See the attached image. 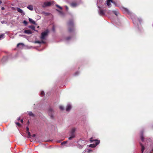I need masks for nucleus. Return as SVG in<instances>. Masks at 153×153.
Masks as SVG:
<instances>
[{
    "instance_id": "f257e3e1",
    "label": "nucleus",
    "mask_w": 153,
    "mask_h": 153,
    "mask_svg": "<svg viewBox=\"0 0 153 153\" xmlns=\"http://www.w3.org/2000/svg\"><path fill=\"white\" fill-rule=\"evenodd\" d=\"M122 10L123 12L124 13H126L130 15H132V17L131 18L132 19L133 22L134 24H135L136 22V21L137 19L138 20V21H139L140 23L141 19H139L135 18L134 14H133L131 12H130L128 9L124 7H123L122 8Z\"/></svg>"
},
{
    "instance_id": "f03ea898",
    "label": "nucleus",
    "mask_w": 153,
    "mask_h": 153,
    "mask_svg": "<svg viewBox=\"0 0 153 153\" xmlns=\"http://www.w3.org/2000/svg\"><path fill=\"white\" fill-rule=\"evenodd\" d=\"M90 141L91 142L95 141V144H91L89 145V146L91 148H94L97 145L99 144L100 141L97 140H93L92 138H91Z\"/></svg>"
},
{
    "instance_id": "7ed1b4c3",
    "label": "nucleus",
    "mask_w": 153,
    "mask_h": 153,
    "mask_svg": "<svg viewBox=\"0 0 153 153\" xmlns=\"http://www.w3.org/2000/svg\"><path fill=\"white\" fill-rule=\"evenodd\" d=\"M74 23L72 21H70L68 22V31L69 32H71L74 30L73 27Z\"/></svg>"
},
{
    "instance_id": "20e7f679",
    "label": "nucleus",
    "mask_w": 153,
    "mask_h": 153,
    "mask_svg": "<svg viewBox=\"0 0 153 153\" xmlns=\"http://www.w3.org/2000/svg\"><path fill=\"white\" fill-rule=\"evenodd\" d=\"M76 130V128H73L71 129V136L68 138L69 140H71L73 138L75 137L74 132Z\"/></svg>"
},
{
    "instance_id": "39448f33",
    "label": "nucleus",
    "mask_w": 153,
    "mask_h": 153,
    "mask_svg": "<svg viewBox=\"0 0 153 153\" xmlns=\"http://www.w3.org/2000/svg\"><path fill=\"white\" fill-rule=\"evenodd\" d=\"M49 32L48 30H47L41 33V39H45L46 37L47 36Z\"/></svg>"
},
{
    "instance_id": "423d86ee",
    "label": "nucleus",
    "mask_w": 153,
    "mask_h": 153,
    "mask_svg": "<svg viewBox=\"0 0 153 153\" xmlns=\"http://www.w3.org/2000/svg\"><path fill=\"white\" fill-rule=\"evenodd\" d=\"M53 1L52 2L50 1H45L44 2L42 6L43 8H45L47 7L50 6L52 4H53Z\"/></svg>"
},
{
    "instance_id": "0eeeda50",
    "label": "nucleus",
    "mask_w": 153,
    "mask_h": 153,
    "mask_svg": "<svg viewBox=\"0 0 153 153\" xmlns=\"http://www.w3.org/2000/svg\"><path fill=\"white\" fill-rule=\"evenodd\" d=\"M16 9L17 11L21 13L22 15H25V13L24 12V11L22 9L19 7H17Z\"/></svg>"
},
{
    "instance_id": "6e6552de",
    "label": "nucleus",
    "mask_w": 153,
    "mask_h": 153,
    "mask_svg": "<svg viewBox=\"0 0 153 153\" xmlns=\"http://www.w3.org/2000/svg\"><path fill=\"white\" fill-rule=\"evenodd\" d=\"M24 33L27 34H30L32 33L33 32L30 30H26L24 31Z\"/></svg>"
},
{
    "instance_id": "1a4fd4ad",
    "label": "nucleus",
    "mask_w": 153,
    "mask_h": 153,
    "mask_svg": "<svg viewBox=\"0 0 153 153\" xmlns=\"http://www.w3.org/2000/svg\"><path fill=\"white\" fill-rule=\"evenodd\" d=\"M111 2L114 4V3L113 1L112 0H107V5L109 7H111Z\"/></svg>"
},
{
    "instance_id": "9d476101",
    "label": "nucleus",
    "mask_w": 153,
    "mask_h": 153,
    "mask_svg": "<svg viewBox=\"0 0 153 153\" xmlns=\"http://www.w3.org/2000/svg\"><path fill=\"white\" fill-rule=\"evenodd\" d=\"M71 105L70 104H68L66 106V111H69L71 109Z\"/></svg>"
},
{
    "instance_id": "9b49d317",
    "label": "nucleus",
    "mask_w": 153,
    "mask_h": 153,
    "mask_svg": "<svg viewBox=\"0 0 153 153\" xmlns=\"http://www.w3.org/2000/svg\"><path fill=\"white\" fill-rule=\"evenodd\" d=\"M99 14L100 16H103L104 15L105 13L104 12L103 10L100 9L98 11Z\"/></svg>"
},
{
    "instance_id": "f8f14e48",
    "label": "nucleus",
    "mask_w": 153,
    "mask_h": 153,
    "mask_svg": "<svg viewBox=\"0 0 153 153\" xmlns=\"http://www.w3.org/2000/svg\"><path fill=\"white\" fill-rule=\"evenodd\" d=\"M143 131H141L140 133V138L141 140V141L142 142H143L144 140V138L143 137Z\"/></svg>"
},
{
    "instance_id": "ddd939ff",
    "label": "nucleus",
    "mask_w": 153,
    "mask_h": 153,
    "mask_svg": "<svg viewBox=\"0 0 153 153\" xmlns=\"http://www.w3.org/2000/svg\"><path fill=\"white\" fill-rule=\"evenodd\" d=\"M27 8L28 9H29V10H31V11L33 10V6L32 5H28L27 6Z\"/></svg>"
},
{
    "instance_id": "4468645a",
    "label": "nucleus",
    "mask_w": 153,
    "mask_h": 153,
    "mask_svg": "<svg viewBox=\"0 0 153 153\" xmlns=\"http://www.w3.org/2000/svg\"><path fill=\"white\" fill-rule=\"evenodd\" d=\"M78 4L75 3H72L71 4V5L73 7H75L78 6Z\"/></svg>"
},
{
    "instance_id": "2eb2a0df",
    "label": "nucleus",
    "mask_w": 153,
    "mask_h": 153,
    "mask_svg": "<svg viewBox=\"0 0 153 153\" xmlns=\"http://www.w3.org/2000/svg\"><path fill=\"white\" fill-rule=\"evenodd\" d=\"M24 46V45L22 43H19L17 44V46H19L20 48H22Z\"/></svg>"
},
{
    "instance_id": "dca6fc26",
    "label": "nucleus",
    "mask_w": 153,
    "mask_h": 153,
    "mask_svg": "<svg viewBox=\"0 0 153 153\" xmlns=\"http://www.w3.org/2000/svg\"><path fill=\"white\" fill-rule=\"evenodd\" d=\"M29 22L31 23L32 24H36V23H35V22L32 19L30 18H29Z\"/></svg>"
},
{
    "instance_id": "f3484780",
    "label": "nucleus",
    "mask_w": 153,
    "mask_h": 153,
    "mask_svg": "<svg viewBox=\"0 0 153 153\" xmlns=\"http://www.w3.org/2000/svg\"><path fill=\"white\" fill-rule=\"evenodd\" d=\"M28 114L30 116L34 117L35 116L34 114L31 111L28 112Z\"/></svg>"
},
{
    "instance_id": "a211bd4d",
    "label": "nucleus",
    "mask_w": 153,
    "mask_h": 153,
    "mask_svg": "<svg viewBox=\"0 0 153 153\" xmlns=\"http://www.w3.org/2000/svg\"><path fill=\"white\" fill-rule=\"evenodd\" d=\"M28 27L29 28H31L32 30H33L34 31H35V27L33 25H32L29 26H28Z\"/></svg>"
},
{
    "instance_id": "6ab92c4d",
    "label": "nucleus",
    "mask_w": 153,
    "mask_h": 153,
    "mask_svg": "<svg viewBox=\"0 0 153 153\" xmlns=\"http://www.w3.org/2000/svg\"><path fill=\"white\" fill-rule=\"evenodd\" d=\"M56 10L59 12V14L61 16H64V14L62 12L59 11L57 9H56Z\"/></svg>"
},
{
    "instance_id": "aec40b11",
    "label": "nucleus",
    "mask_w": 153,
    "mask_h": 153,
    "mask_svg": "<svg viewBox=\"0 0 153 153\" xmlns=\"http://www.w3.org/2000/svg\"><path fill=\"white\" fill-rule=\"evenodd\" d=\"M5 35L4 34H2L0 35V40H1L4 38Z\"/></svg>"
},
{
    "instance_id": "412c9836",
    "label": "nucleus",
    "mask_w": 153,
    "mask_h": 153,
    "mask_svg": "<svg viewBox=\"0 0 153 153\" xmlns=\"http://www.w3.org/2000/svg\"><path fill=\"white\" fill-rule=\"evenodd\" d=\"M113 12L116 16H117L118 14L119 13L116 10H114Z\"/></svg>"
},
{
    "instance_id": "4be33fe9",
    "label": "nucleus",
    "mask_w": 153,
    "mask_h": 153,
    "mask_svg": "<svg viewBox=\"0 0 153 153\" xmlns=\"http://www.w3.org/2000/svg\"><path fill=\"white\" fill-rule=\"evenodd\" d=\"M23 23L25 25H26L27 24V22L25 20L24 21Z\"/></svg>"
},
{
    "instance_id": "5701e85b",
    "label": "nucleus",
    "mask_w": 153,
    "mask_h": 153,
    "mask_svg": "<svg viewBox=\"0 0 153 153\" xmlns=\"http://www.w3.org/2000/svg\"><path fill=\"white\" fill-rule=\"evenodd\" d=\"M59 108L61 110H63L64 109V107L62 105L59 106Z\"/></svg>"
},
{
    "instance_id": "b1692460",
    "label": "nucleus",
    "mask_w": 153,
    "mask_h": 153,
    "mask_svg": "<svg viewBox=\"0 0 153 153\" xmlns=\"http://www.w3.org/2000/svg\"><path fill=\"white\" fill-rule=\"evenodd\" d=\"M56 7H57L59 8L60 9H62V7H61L58 4H56Z\"/></svg>"
},
{
    "instance_id": "393cba45",
    "label": "nucleus",
    "mask_w": 153,
    "mask_h": 153,
    "mask_svg": "<svg viewBox=\"0 0 153 153\" xmlns=\"http://www.w3.org/2000/svg\"><path fill=\"white\" fill-rule=\"evenodd\" d=\"M56 7H57L59 8L60 9H62V7H61L58 4H56Z\"/></svg>"
},
{
    "instance_id": "a878e982",
    "label": "nucleus",
    "mask_w": 153,
    "mask_h": 153,
    "mask_svg": "<svg viewBox=\"0 0 153 153\" xmlns=\"http://www.w3.org/2000/svg\"><path fill=\"white\" fill-rule=\"evenodd\" d=\"M41 95L42 96H44V92L43 91H42L41 93Z\"/></svg>"
},
{
    "instance_id": "bb28decb",
    "label": "nucleus",
    "mask_w": 153,
    "mask_h": 153,
    "mask_svg": "<svg viewBox=\"0 0 153 153\" xmlns=\"http://www.w3.org/2000/svg\"><path fill=\"white\" fill-rule=\"evenodd\" d=\"M92 152V150L91 149H88L87 151V153H90L91 152Z\"/></svg>"
},
{
    "instance_id": "cd10ccee",
    "label": "nucleus",
    "mask_w": 153,
    "mask_h": 153,
    "mask_svg": "<svg viewBox=\"0 0 153 153\" xmlns=\"http://www.w3.org/2000/svg\"><path fill=\"white\" fill-rule=\"evenodd\" d=\"M52 111H53V109L52 108H51L49 109V114H50V112H52Z\"/></svg>"
},
{
    "instance_id": "c85d7f7f",
    "label": "nucleus",
    "mask_w": 153,
    "mask_h": 153,
    "mask_svg": "<svg viewBox=\"0 0 153 153\" xmlns=\"http://www.w3.org/2000/svg\"><path fill=\"white\" fill-rule=\"evenodd\" d=\"M27 134H28V136L29 137H30V136H31V135H30V132L29 131H28L27 132Z\"/></svg>"
},
{
    "instance_id": "c756f323",
    "label": "nucleus",
    "mask_w": 153,
    "mask_h": 153,
    "mask_svg": "<svg viewBox=\"0 0 153 153\" xmlns=\"http://www.w3.org/2000/svg\"><path fill=\"white\" fill-rule=\"evenodd\" d=\"M67 143V141H65L63 142V143H62L61 144L62 145L63 144H66Z\"/></svg>"
},
{
    "instance_id": "7c9ffc66",
    "label": "nucleus",
    "mask_w": 153,
    "mask_h": 153,
    "mask_svg": "<svg viewBox=\"0 0 153 153\" xmlns=\"http://www.w3.org/2000/svg\"><path fill=\"white\" fill-rule=\"evenodd\" d=\"M15 123L16 125H17L18 126H19L20 125V124L18 122H15Z\"/></svg>"
},
{
    "instance_id": "2f4dec72",
    "label": "nucleus",
    "mask_w": 153,
    "mask_h": 153,
    "mask_svg": "<svg viewBox=\"0 0 153 153\" xmlns=\"http://www.w3.org/2000/svg\"><path fill=\"white\" fill-rule=\"evenodd\" d=\"M35 42L36 43H41V42L40 41H36V42Z\"/></svg>"
},
{
    "instance_id": "473e14b6",
    "label": "nucleus",
    "mask_w": 153,
    "mask_h": 153,
    "mask_svg": "<svg viewBox=\"0 0 153 153\" xmlns=\"http://www.w3.org/2000/svg\"><path fill=\"white\" fill-rule=\"evenodd\" d=\"M79 73V72H76L75 73V75H77Z\"/></svg>"
},
{
    "instance_id": "72a5a7b5",
    "label": "nucleus",
    "mask_w": 153,
    "mask_h": 153,
    "mask_svg": "<svg viewBox=\"0 0 153 153\" xmlns=\"http://www.w3.org/2000/svg\"><path fill=\"white\" fill-rule=\"evenodd\" d=\"M65 7L66 9L67 10H68V7L67 6H65Z\"/></svg>"
},
{
    "instance_id": "f704fd0d",
    "label": "nucleus",
    "mask_w": 153,
    "mask_h": 153,
    "mask_svg": "<svg viewBox=\"0 0 153 153\" xmlns=\"http://www.w3.org/2000/svg\"><path fill=\"white\" fill-rule=\"evenodd\" d=\"M19 36H22V37H24L25 36V35H19Z\"/></svg>"
},
{
    "instance_id": "c9c22d12",
    "label": "nucleus",
    "mask_w": 153,
    "mask_h": 153,
    "mask_svg": "<svg viewBox=\"0 0 153 153\" xmlns=\"http://www.w3.org/2000/svg\"><path fill=\"white\" fill-rule=\"evenodd\" d=\"M70 39V37H68L67 38V40H68Z\"/></svg>"
},
{
    "instance_id": "e433bc0d",
    "label": "nucleus",
    "mask_w": 153,
    "mask_h": 153,
    "mask_svg": "<svg viewBox=\"0 0 153 153\" xmlns=\"http://www.w3.org/2000/svg\"><path fill=\"white\" fill-rule=\"evenodd\" d=\"M29 128H28V127H27V132H28V131H29Z\"/></svg>"
},
{
    "instance_id": "4c0bfd02",
    "label": "nucleus",
    "mask_w": 153,
    "mask_h": 153,
    "mask_svg": "<svg viewBox=\"0 0 153 153\" xmlns=\"http://www.w3.org/2000/svg\"><path fill=\"white\" fill-rule=\"evenodd\" d=\"M20 118L19 117L17 118V120H20Z\"/></svg>"
},
{
    "instance_id": "58836bf2",
    "label": "nucleus",
    "mask_w": 153,
    "mask_h": 153,
    "mask_svg": "<svg viewBox=\"0 0 153 153\" xmlns=\"http://www.w3.org/2000/svg\"><path fill=\"white\" fill-rule=\"evenodd\" d=\"M32 137H35V134H33V135H32Z\"/></svg>"
},
{
    "instance_id": "ea45409f",
    "label": "nucleus",
    "mask_w": 153,
    "mask_h": 153,
    "mask_svg": "<svg viewBox=\"0 0 153 153\" xmlns=\"http://www.w3.org/2000/svg\"><path fill=\"white\" fill-rule=\"evenodd\" d=\"M21 122H22V123H23V120L22 119H21L20 120Z\"/></svg>"
},
{
    "instance_id": "a19ab883",
    "label": "nucleus",
    "mask_w": 153,
    "mask_h": 153,
    "mask_svg": "<svg viewBox=\"0 0 153 153\" xmlns=\"http://www.w3.org/2000/svg\"><path fill=\"white\" fill-rule=\"evenodd\" d=\"M53 30L54 31V27H53Z\"/></svg>"
},
{
    "instance_id": "79ce46f5",
    "label": "nucleus",
    "mask_w": 153,
    "mask_h": 153,
    "mask_svg": "<svg viewBox=\"0 0 153 153\" xmlns=\"http://www.w3.org/2000/svg\"><path fill=\"white\" fill-rule=\"evenodd\" d=\"M41 42V43H44V42L43 41H40Z\"/></svg>"
},
{
    "instance_id": "37998d69",
    "label": "nucleus",
    "mask_w": 153,
    "mask_h": 153,
    "mask_svg": "<svg viewBox=\"0 0 153 153\" xmlns=\"http://www.w3.org/2000/svg\"><path fill=\"white\" fill-rule=\"evenodd\" d=\"M4 8L3 7H2L1 8L2 10H4Z\"/></svg>"
},
{
    "instance_id": "c03bdc74",
    "label": "nucleus",
    "mask_w": 153,
    "mask_h": 153,
    "mask_svg": "<svg viewBox=\"0 0 153 153\" xmlns=\"http://www.w3.org/2000/svg\"><path fill=\"white\" fill-rule=\"evenodd\" d=\"M2 3V1L0 0V4Z\"/></svg>"
},
{
    "instance_id": "a18cd8bd",
    "label": "nucleus",
    "mask_w": 153,
    "mask_h": 153,
    "mask_svg": "<svg viewBox=\"0 0 153 153\" xmlns=\"http://www.w3.org/2000/svg\"><path fill=\"white\" fill-rule=\"evenodd\" d=\"M51 117H53V116L52 115H51Z\"/></svg>"
},
{
    "instance_id": "49530a36",
    "label": "nucleus",
    "mask_w": 153,
    "mask_h": 153,
    "mask_svg": "<svg viewBox=\"0 0 153 153\" xmlns=\"http://www.w3.org/2000/svg\"><path fill=\"white\" fill-rule=\"evenodd\" d=\"M1 23H2V24H3V22L2 21H1Z\"/></svg>"
},
{
    "instance_id": "de8ad7c7",
    "label": "nucleus",
    "mask_w": 153,
    "mask_h": 153,
    "mask_svg": "<svg viewBox=\"0 0 153 153\" xmlns=\"http://www.w3.org/2000/svg\"><path fill=\"white\" fill-rule=\"evenodd\" d=\"M35 31H36V32H38V31H37V30H35Z\"/></svg>"
},
{
    "instance_id": "09e8293b",
    "label": "nucleus",
    "mask_w": 153,
    "mask_h": 153,
    "mask_svg": "<svg viewBox=\"0 0 153 153\" xmlns=\"http://www.w3.org/2000/svg\"><path fill=\"white\" fill-rule=\"evenodd\" d=\"M98 8H100V7L99 6H98Z\"/></svg>"
}]
</instances>
